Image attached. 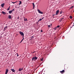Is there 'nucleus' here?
Wrapping results in <instances>:
<instances>
[{"label": "nucleus", "instance_id": "nucleus-1", "mask_svg": "<svg viewBox=\"0 0 74 74\" xmlns=\"http://www.w3.org/2000/svg\"><path fill=\"white\" fill-rule=\"evenodd\" d=\"M19 33L21 35V36H23V38L22 39V40H21L20 43H21L22 42L23 40V39H24V38H23L24 37V34H23V32H20Z\"/></svg>", "mask_w": 74, "mask_h": 74}, {"label": "nucleus", "instance_id": "nucleus-2", "mask_svg": "<svg viewBox=\"0 0 74 74\" xmlns=\"http://www.w3.org/2000/svg\"><path fill=\"white\" fill-rule=\"evenodd\" d=\"M37 59V57H36V56H35V57H33L32 58V60H34V61H36V60Z\"/></svg>", "mask_w": 74, "mask_h": 74}, {"label": "nucleus", "instance_id": "nucleus-3", "mask_svg": "<svg viewBox=\"0 0 74 74\" xmlns=\"http://www.w3.org/2000/svg\"><path fill=\"white\" fill-rule=\"evenodd\" d=\"M37 11L38 12V13H39V14H43V13L41 12V11H40V10L38 9L37 10Z\"/></svg>", "mask_w": 74, "mask_h": 74}, {"label": "nucleus", "instance_id": "nucleus-4", "mask_svg": "<svg viewBox=\"0 0 74 74\" xmlns=\"http://www.w3.org/2000/svg\"><path fill=\"white\" fill-rule=\"evenodd\" d=\"M8 71H9L8 69H6L5 71V74H7V73H8Z\"/></svg>", "mask_w": 74, "mask_h": 74}, {"label": "nucleus", "instance_id": "nucleus-5", "mask_svg": "<svg viewBox=\"0 0 74 74\" xmlns=\"http://www.w3.org/2000/svg\"><path fill=\"white\" fill-rule=\"evenodd\" d=\"M4 4H5V3H4L2 4L1 5V7L2 8L4 7Z\"/></svg>", "mask_w": 74, "mask_h": 74}, {"label": "nucleus", "instance_id": "nucleus-6", "mask_svg": "<svg viewBox=\"0 0 74 74\" xmlns=\"http://www.w3.org/2000/svg\"><path fill=\"white\" fill-rule=\"evenodd\" d=\"M60 72L61 73V74H63V73H64V70H63L62 71H60Z\"/></svg>", "mask_w": 74, "mask_h": 74}, {"label": "nucleus", "instance_id": "nucleus-7", "mask_svg": "<svg viewBox=\"0 0 74 74\" xmlns=\"http://www.w3.org/2000/svg\"><path fill=\"white\" fill-rule=\"evenodd\" d=\"M59 10H57L56 12V15H58V14H59Z\"/></svg>", "mask_w": 74, "mask_h": 74}, {"label": "nucleus", "instance_id": "nucleus-8", "mask_svg": "<svg viewBox=\"0 0 74 74\" xmlns=\"http://www.w3.org/2000/svg\"><path fill=\"white\" fill-rule=\"evenodd\" d=\"M2 14H3V15H5V14H6V13L3 11L2 12Z\"/></svg>", "mask_w": 74, "mask_h": 74}, {"label": "nucleus", "instance_id": "nucleus-9", "mask_svg": "<svg viewBox=\"0 0 74 74\" xmlns=\"http://www.w3.org/2000/svg\"><path fill=\"white\" fill-rule=\"evenodd\" d=\"M33 5V9H34V7H35V5H34V3H32Z\"/></svg>", "mask_w": 74, "mask_h": 74}, {"label": "nucleus", "instance_id": "nucleus-10", "mask_svg": "<svg viewBox=\"0 0 74 74\" xmlns=\"http://www.w3.org/2000/svg\"><path fill=\"white\" fill-rule=\"evenodd\" d=\"M12 12V10H10L9 11V14H11Z\"/></svg>", "mask_w": 74, "mask_h": 74}, {"label": "nucleus", "instance_id": "nucleus-11", "mask_svg": "<svg viewBox=\"0 0 74 74\" xmlns=\"http://www.w3.org/2000/svg\"><path fill=\"white\" fill-rule=\"evenodd\" d=\"M7 26H6L4 28V29L5 30L7 29Z\"/></svg>", "mask_w": 74, "mask_h": 74}, {"label": "nucleus", "instance_id": "nucleus-12", "mask_svg": "<svg viewBox=\"0 0 74 74\" xmlns=\"http://www.w3.org/2000/svg\"><path fill=\"white\" fill-rule=\"evenodd\" d=\"M11 71H12V72H14L15 71V70L14 69H11Z\"/></svg>", "mask_w": 74, "mask_h": 74}, {"label": "nucleus", "instance_id": "nucleus-13", "mask_svg": "<svg viewBox=\"0 0 74 74\" xmlns=\"http://www.w3.org/2000/svg\"><path fill=\"white\" fill-rule=\"evenodd\" d=\"M19 71H22V69H21V68H20L18 70Z\"/></svg>", "mask_w": 74, "mask_h": 74}, {"label": "nucleus", "instance_id": "nucleus-14", "mask_svg": "<svg viewBox=\"0 0 74 74\" xmlns=\"http://www.w3.org/2000/svg\"><path fill=\"white\" fill-rule=\"evenodd\" d=\"M9 19H11V16L10 15H9Z\"/></svg>", "mask_w": 74, "mask_h": 74}, {"label": "nucleus", "instance_id": "nucleus-15", "mask_svg": "<svg viewBox=\"0 0 74 74\" xmlns=\"http://www.w3.org/2000/svg\"><path fill=\"white\" fill-rule=\"evenodd\" d=\"M40 60H41V61H43V60H44V59L43 58H42L41 59H40Z\"/></svg>", "mask_w": 74, "mask_h": 74}, {"label": "nucleus", "instance_id": "nucleus-16", "mask_svg": "<svg viewBox=\"0 0 74 74\" xmlns=\"http://www.w3.org/2000/svg\"><path fill=\"white\" fill-rule=\"evenodd\" d=\"M10 6H9L8 8L7 9V10L8 11L10 10Z\"/></svg>", "mask_w": 74, "mask_h": 74}, {"label": "nucleus", "instance_id": "nucleus-17", "mask_svg": "<svg viewBox=\"0 0 74 74\" xmlns=\"http://www.w3.org/2000/svg\"><path fill=\"white\" fill-rule=\"evenodd\" d=\"M19 2H20V3H19V5H21V3H22V2H21V1H20Z\"/></svg>", "mask_w": 74, "mask_h": 74}, {"label": "nucleus", "instance_id": "nucleus-18", "mask_svg": "<svg viewBox=\"0 0 74 74\" xmlns=\"http://www.w3.org/2000/svg\"><path fill=\"white\" fill-rule=\"evenodd\" d=\"M41 20H42V19H40L38 21V22H39V21H41Z\"/></svg>", "mask_w": 74, "mask_h": 74}, {"label": "nucleus", "instance_id": "nucleus-19", "mask_svg": "<svg viewBox=\"0 0 74 74\" xmlns=\"http://www.w3.org/2000/svg\"><path fill=\"white\" fill-rule=\"evenodd\" d=\"M24 21H27V18H24Z\"/></svg>", "mask_w": 74, "mask_h": 74}, {"label": "nucleus", "instance_id": "nucleus-20", "mask_svg": "<svg viewBox=\"0 0 74 74\" xmlns=\"http://www.w3.org/2000/svg\"><path fill=\"white\" fill-rule=\"evenodd\" d=\"M72 18H73V17H72L71 16H70V19H72Z\"/></svg>", "mask_w": 74, "mask_h": 74}, {"label": "nucleus", "instance_id": "nucleus-21", "mask_svg": "<svg viewBox=\"0 0 74 74\" xmlns=\"http://www.w3.org/2000/svg\"><path fill=\"white\" fill-rule=\"evenodd\" d=\"M48 26L49 27H51V26L50 25H48Z\"/></svg>", "mask_w": 74, "mask_h": 74}, {"label": "nucleus", "instance_id": "nucleus-22", "mask_svg": "<svg viewBox=\"0 0 74 74\" xmlns=\"http://www.w3.org/2000/svg\"><path fill=\"white\" fill-rule=\"evenodd\" d=\"M60 27V26L59 25H58L57 27Z\"/></svg>", "mask_w": 74, "mask_h": 74}, {"label": "nucleus", "instance_id": "nucleus-23", "mask_svg": "<svg viewBox=\"0 0 74 74\" xmlns=\"http://www.w3.org/2000/svg\"><path fill=\"white\" fill-rule=\"evenodd\" d=\"M12 3H13V4H14V3H15V2H12Z\"/></svg>", "mask_w": 74, "mask_h": 74}, {"label": "nucleus", "instance_id": "nucleus-24", "mask_svg": "<svg viewBox=\"0 0 74 74\" xmlns=\"http://www.w3.org/2000/svg\"><path fill=\"white\" fill-rule=\"evenodd\" d=\"M74 7V6H71V8H73Z\"/></svg>", "mask_w": 74, "mask_h": 74}, {"label": "nucleus", "instance_id": "nucleus-25", "mask_svg": "<svg viewBox=\"0 0 74 74\" xmlns=\"http://www.w3.org/2000/svg\"><path fill=\"white\" fill-rule=\"evenodd\" d=\"M62 11H61L60 12V14H62Z\"/></svg>", "mask_w": 74, "mask_h": 74}, {"label": "nucleus", "instance_id": "nucleus-26", "mask_svg": "<svg viewBox=\"0 0 74 74\" xmlns=\"http://www.w3.org/2000/svg\"><path fill=\"white\" fill-rule=\"evenodd\" d=\"M64 19V18H62V19H61V20H62V19Z\"/></svg>", "mask_w": 74, "mask_h": 74}, {"label": "nucleus", "instance_id": "nucleus-27", "mask_svg": "<svg viewBox=\"0 0 74 74\" xmlns=\"http://www.w3.org/2000/svg\"><path fill=\"white\" fill-rule=\"evenodd\" d=\"M40 32H42V30H41L40 31Z\"/></svg>", "mask_w": 74, "mask_h": 74}, {"label": "nucleus", "instance_id": "nucleus-28", "mask_svg": "<svg viewBox=\"0 0 74 74\" xmlns=\"http://www.w3.org/2000/svg\"><path fill=\"white\" fill-rule=\"evenodd\" d=\"M23 68H22L21 69V70H23Z\"/></svg>", "mask_w": 74, "mask_h": 74}, {"label": "nucleus", "instance_id": "nucleus-29", "mask_svg": "<svg viewBox=\"0 0 74 74\" xmlns=\"http://www.w3.org/2000/svg\"><path fill=\"white\" fill-rule=\"evenodd\" d=\"M12 11H14V9H13Z\"/></svg>", "mask_w": 74, "mask_h": 74}, {"label": "nucleus", "instance_id": "nucleus-30", "mask_svg": "<svg viewBox=\"0 0 74 74\" xmlns=\"http://www.w3.org/2000/svg\"><path fill=\"white\" fill-rule=\"evenodd\" d=\"M44 17H43L42 18H41L42 20V19H44Z\"/></svg>", "mask_w": 74, "mask_h": 74}, {"label": "nucleus", "instance_id": "nucleus-31", "mask_svg": "<svg viewBox=\"0 0 74 74\" xmlns=\"http://www.w3.org/2000/svg\"><path fill=\"white\" fill-rule=\"evenodd\" d=\"M56 29V27L54 28V29Z\"/></svg>", "mask_w": 74, "mask_h": 74}, {"label": "nucleus", "instance_id": "nucleus-32", "mask_svg": "<svg viewBox=\"0 0 74 74\" xmlns=\"http://www.w3.org/2000/svg\"><path fill=\"white\" fill-rule=\"evenodd\" d=\"M17 19H19V17H17Z\"/></svg>", "mask_w": 74, "mask_h": 74}, {"label": "nucleus", "instance_id": "nucleus-33", "mask_svg": "<svg viewBox=\"0 0 74 74\" xmlns=\"http://www.w3.org/2000/svg\"><path fill=\"white\" fill-rule=\"evenodd\" d=\"M16 2H17V1H16L15 2H14V3H16Z\"/></svg>", "mask_w": 74, "mask_h": 74}, {"label": "nucleus", "instance_id": "nucleus-34", "mask_svg": "<svg viewBox=\"0 0 74 74\" xmlns=\"http://www.w3.org/2000/svg\"><path fill=\"white\" fill-rule=\"evenodd\" d=\"M35 52V51H34L33 53H34Z\"/></svg>", "mask_w": 74, "mask_h": 74}, {"label": "nucleus", "instance_id": "nucleus-35", "mask_svg": "<svg viewBox=\"0 0 74 74\" xmlns=\"http://www.w3.org/2000/svg\"><path fill=\"white\" fill-rule=\"evenodd\" d=\"M71 8H71V7L70 8V9H71Z\"/></svg>", "mask_w": 74, "mask_h": 74}, {"label": "nucleus", "instance_id": "nucleus-36", "mask_svg": "<svg viewBox=\"0 0 74 74\" xmlns=\"http://www.w3.org/2000/svg\"><path fill=\"white\" fill-rule=\"evenodd\" d=\"M71 8H71V7L70 8V9H71Z\"/></svg>", "mask_w": 74, "mask_h": 74}, {"label": "nucleus", "instance_id": "nucleus-37", "mask_svg": "<svg viewBox=\"0 0 74 74\" xmlns=\"http://www.w3.org/2000/svg\"><path fill=\"white\" fill-rule=\"evenodd\" d=\"M73 27H71V28H72Z\"/></svg>", "mask_w": 74, "mask_h": 74}, {"label": "nucleus", "instance_id": "nucleus-38", "mask_svg": "<svg viewBox=\"0 0 74 74\" xmlns=\"http://www.w3.org/2000/svg\"><path fill=\"white\" fill-rule=\"evenodd\" d=\"M19 56V55H17V56Z\"/></svg>", "mask_w": 74, "mask_h": 74}, {"label": "nucleus", "instance_id": "nucleus-39", "mask_svg": "<svg viewBox=\"0 0 74 74\" xmlns=\"http://www.w3.org/2000/svg\"><path fill=\"white\" fill-rule=\"evenodd\" d=\"M17 55H18V54L17 53Z\"/></svg>", "mask_w": 74, "mask_h": 74}, {"label": "nucleus", "instance_id": "nucleus-40", "mask_svg": "<svg viewBox=\"0 0 74 74\" xmlns=\"http://www.w3.org/2000/svg\"><path fill=\"white\" fill-rule=\"evenodd\" d=\"M18 35V34H17V36Z\"/></svg>", "mask_w": 74, "mask_h": 74}, {"label": "nucleus", "instance_id": "nucleus-41", "mask_svg": "<svg viewBox=\"0 0 74 74\" xmlns=\"http://www.w3.org/2000/svg\"><path fill=\"white\" fill-rule=\"evenodd\" d=\"M60 21L61 22V21Z\"/></svg>", "mask_w": 74, "mask_h": 74}, {"label": "nucleus", "instance_id": "nucleus-42", "mask_svg": "<svg viewBox=\"0 0 74 74\" xmlns=\"http://www.w3.org/2000/svg\"><path fill=\"white\" fill-rule=\"evenodd\" d=\"M51 25H52V24H51Z\"/></svg>", "mask_w": 74, "mask_h": 74}, {"label": "nucleus", "instance_id": "nucleus-43", "mask_svg": "<svg viewBox=\"0 0 74 74\" xmlns=\"http://www.w3.org/2000/svg\"><path fill=\"white\" fill-rule=\"evenodd\" d=\"M73 12H74V10L73 11Z\"/></svg>", "mask_w": 74, "mask_h": 74}]
</instances>
